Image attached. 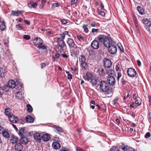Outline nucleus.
Returning a JSON list of instances; mask_svg holds the SVG:
<instances>
[{"label":"nucleus","instance_id":"f257e3e1","mask_svg":"<svg viewBox=\"0 0 151 151\" xmlns=\"http://www.w3.org/2000/svg\"><path fill=\"white\" fill-rule=\"evenodd\" d=\"M61 39L60 37L57 38V45L56 46V49H57L58 51L60 53L64 52V48H66V46L65 42L64 41L65 37V35L63 32L60 34Z\"/></svg>","mask_w":151,"mask_h":151},{"label":"nucleus","instance_id":"f03ea898","mask_svg":"<svg viewBox=\"0 0 151 151\" xmlns=\"http://www.w3.org/2000/svg\"><path fill=\"white\" fill-rule=\"evenodd\" d=\"M99 88L103 92L109 93L112 92L111 88L109 86L107 82L104 81H101L99 84Z\"/></svg>","mask_w":151,"mask_h":151},{"label":"nucleus","instance_id":"7ed1b4c3","mask_svg":"<svg viewBox=\"0 0 151 151\" xmlns=\"http://www.w3.org/2000/svg\"><path fill=\"white\" fill-rule=\"evenodd\" d=\"M113 44H115V42L110 37L107 36L105 37L104 42V45L105 47H107Z\"/></svg>","mask_w":151,"mask_h":151},{"label":"nucleus","instance_id":"20e7f679","mask_svg":"<svg viewBox=\"0 0 151 151\" xmlns=\"http://www.w3.org/2000/svg\"><path fill=\"white\" fill-rule=\"evenodd\" d=\"M66 42L70 48H74L75 45V43L74 40L70 38H67Z\"/></svg>","mask_w":151,"mask_h":151},{"label":"nucleus","instance_id":"39448f33","mask_svg":"<svg viewBox=\"0 0 151 151\" xmlns=\"http://www.w3.org/2000/svg\"><path fill=\"white\" fill-rule=\"evenodd\" d=\"M114 44H113L108 47L109 48V52L111 54L113 55L116 54L117 51V47L116 46L114 45Z\"/></svg>","mask_w":151,"mask_h":151},{"label":"nucleus","instance_id":"423d86ee","mask_svg":"<svg viewBox=\"0 0 151 151\" xmlns=\"http://www.w3.org/2000/svg\"><path fill=\"white\" fill-rule=\"evenodd\" d=\"M104 65L105 68H110L112 65V62L110 59L105 58L103 60Z\"/></svg>","mask_w":151,"mask_h":151},{"label":"nucleus","instance_id":"0eeeda50","mask_svg":"<svg viewBox=\"0 0 151 151\" xmlns=\"http://www.w3.org/2000/svg\"><path fill=\"white\" fill-rule=\"evenodd\" d=\"M129 76L130 77H134L137 74V72L135 70L132 68H129L127 71Z\"/></svg>","mask_w":151,"mask_h":151},{"label":"nucleus","instance_id":"6e6552de","mask_svg":"<svg viewBox=\"0 0 151 151\" xmlns=\"http://www.w3.org/2000/svg\"><path fill=\"white\" fill-rule=\"evenodd\" d=\"M33 42L34 45L36 46H37L38 45H39L42 44L43 41L40 37H35L33 40Z\"/></svg>","mask_w":151,"mask_h":151},{"label":"nucleus","instance_id":"1a4fd4ad","mask_svg":"<svg viewBox=\"0 0 151 151\" xmlns=\"http://www.w3.org/2000/svg\"><path fill=\"white\" fill-rule=\"evenodd\" d=\"M107 80L108 83L110 85L113 86L115 85L116 81L114 78L113 76H109Z\"/></svg>","mask_w":151,"mask_h":151},{"label":"nucleus","instance_id":"9d476101","mask_svg":"<svg viewBox=\"0 0 151 151\" xmlns=\"http://www.w3.org/2000/svg\"><path fill=\"white\" fill-rule=\"evenodd\" d=\"M91 47L94 49H98L99 47V44L98 41L93 40L91 44Z\"/></svg>","mask_w":151,"mask_h":151},{"label":"nucleus","instance_id":"9b49d317","mask_svg":"<svg viewBox=\"0 0 151 151\" xmlns=\"http://www.w3.org/2000/svg\"><path fill=\"white\" fill-rule=\"evenodd\" d=\"M34 139L36 142H41L42 136L40 133H36L33 135Z\"/></svg>","mask_w":151,"mask_h":151},{"label":"nucleus","instance_id":"f8f14e48","mask_svg":"<svg viewBox=\"0 0 151 151\" xmlns=\"http://www.w3.org/2000/svg\"><path fill=\"white\" fill-rule=\"evenodd\" d=\"M38 3L37 1L34 2L31 1L30 3L27 4L28 6L30 8H33L35 9Z\"/></svg>","mask_w":151,"mask_h":151},{"label":"nucleus","instance_id":"ddd939ff","mask_svg":"<svg viewBox=\"0 0 151 151\" xmlns=\"http://www.w3.org/2000/svg\"><path fill=\"white\" fill-rule=\"evenodd\" d=\"M9 120L11 122L16 123L18 121V118L12 114L8 117Z\"/></svg>","mask_w":151,"mask_h":151},{"label":"nucleus","instance_id":"4468645a","mask_svg":"<svg viewBox=\"0 0 151 151\" xmlns=\"http://www.w3.org/2000/svg\"><path fill=\"white\" fill-rule=\"evenodd\" d=\"M97 73L100 76H103L105 74V73L102 67H100L98 68L97 70Z\"/></svg>","mask_w":151,"mask_h":151},{"label":"nucleus","instance_id":"2eb2a0df","mask_svg":"<svg viewBox=\"0 0 151 151\" xmlns=\"http://www.w3.org/2000/svg\"><path fill=\"white\" fill-rule=\"evenodd\" d=\"M9 88H13L16 86L15 81L13 80L9 81L7 84Z\"/></svg>","mask_w":151,"mask_h":151},{"label":"nucleus","instance_id":"dca6fc26","mask_svg":"<svg viewBox=\"0 0 151 151\" xmlns=\"http://www.w3.org/2000/svg\"><path fill=\"white\" fill-rule=\"evenodd\" d=\"M14 148L17 151H21L23 149V146L21 143H17L15 145Z\"/></svg>","mask_w":151,"mask_h":151},{"label":"nucleus","instance_id":"f3484780","mask_svg":"<svg viewBox=\"0 0 151 151\" xmlns=\"http://www.w3.org/2000/svg\"><path fill=\"white\" fill-rule=\"evenodd\" d=\"M24 12V11L20 10L12 11L11 15L14 16H19V14H22Z\"/></svg>","mask_w":151,"mask_h":151},{"label":"nucleus","instance_id":"a211bd4d","mask_svg":"<svg viewBox=\"0 0 151 151\" xmlns=\"http://www.w3.org/2000/svg\"><path fill=\"white\" fill-rule=\"evenodd\" d=\"M52 147L53 148L57 150L60 148V145L59 143L57 142H54L52 143Z\"/></svg>","mask_w":151,"mask_h":151},{"label":"nucleus","instance_id":"6ab92c4d","mask_svg":"<svg viewBox=\"0 0 151 151\" xmlns=\"http://www.w3.org/2000/svg\"><path fill=\"white\" fill-rule=\"evenodd\" d=\"M25 119L27 122L29 123H32L34 121V118L32 116L29 115L25 117Z\"/></svg>","mask_w":151,"mask_h":151},{"label":"nucleus","instance_id":"aec40b11","mask_svg":"<svg viewBox=\"0 0 151 151\" xmlns=\"http://www.w3.org/2000/svg\"><path fill=\"white\" fill-rule=\"evenodd\" d=\"M24 94L20 91L16 92L15 93L16 98L21 99L23 97Z\"/></svg>","mask_w":151,"mask_h":151},{"label":"nucleus","instance_id":"412c9836","mask_svg":"<svg viewBox=\"0 0 151 151\" xmlns=\"http://www.w3.org/2000/svg\"><path fill=\"white\" fill-rule=\"evenodd\" d=\"M120 147L123 151H129L131 148L127 145L124 144H122L120 146Z\"/></svg>","mask_w":151,"mask_h":151},{"label":"nucleus","instance_id":"4be33fe9","mask_svg":"<svg viewBox=\"0 0 151 151\" xmlns=\"http://www.w3.org/2000/svg\"><path fill=\"white\" fill-rule=\"evenodd\" d=\"M39 45H38L37 46V47L39 49H41L43 50H46V46L45 45V44H43V42H42V44H41ZM47 51L46 50L45 51V53H47Z\"/></svg>","mask_w":151,"mask_h":151},{"label":"nucleus","instance_id":"5701e85b","mask_svg":"<svg viewBox=\"0 0 151 151\" xmlns=\"http://www.w3.org/2000/svg\"><path fill=\"white\" fill-rule=\"evenodd\" d=\"M42 140L44 141H47L50 138V136L47 134H43L41 137Z\"/></svg>","mask_w":151,"mask_h":151},{"label":"nucleus","instance_id":"b1692460","mask_svg":"<svg viewBox=\"0 0 151 151\" xmlns=\"http://www.w3.org/2000/svg\"><path fill=\"white\" fill-rule=\"evenodd\" d=\"M18 141V138L14 135H13L11 137V139L10 140V142L11 143L14 144L16 143Z\"/></svg>","mask_w":151,"mask_h":151},{"label":"nucleus","instance_id":"393cba45","mask_svg":"<svg viewBox=\"0 0 151 151\" xmlns=\"http://www.w3.org/2000/svg\"><path fill=\"white\" fill-rule=\"evenodd\" d=\"M20 141L22 143L26 144L28 142V140L27 138L24 136V135L21 136Z\"/></svg>","mask_w":151,"mask_h":151},{"label":"nucleus","instance_id":"a878e982","mask_svg":"<svg viewBox=\"0 0 151 151\" xmlns=\"http://www.w3.org/2000/svg\"><path fill=\"white\" fill-rule=\"evenodd\" d=\"M142 22L147 26L150 27L151 25V22L147 19L144 18L143 19Z\"/></svg>","mask_w":151,"mask_h":151},{"label":"nucleus","instance_id":"bb28decb","mask_svg":"<svg viewBox=\"0 0 151 151\" xmlns=\"http://www.w3.org/2000/svg\"><path fill=\"white\" fill-rule=\"evenodd\" d=\"M137 10L139 13L141 15H143L145 14L144 9L141 6H138L137 7Z\"/></svg>","mask_w":151,"mask_h":151},{"label":"nucleus","instance_id":"cd10ccee","mask_svg":"<svg viewBox=\"0 0 151 151\" xmlns=\"http://www.w3.org/2000/svg\"><path fill=\"white\" fill-rule=\"evenodd\" d=\"M2 135L6 138H7L9 137V134L8 132L5 130H3L1 132Z\"/></svg>","mask_w":151,"mask_h":151},{"label":"nucleus","instance_id":"c85d7f7f","mask_svg":"<svg viewBox=\"0 0 151 151\" xmlns=\"http://www.w3.org/2000/svg\"><path fill=\"white\" fill-rule=\"evenodd\" d=\"M79 60L81 63L86 61V58L83 54H81L79 57Z\"/></svg>","mask_w":151,"mask_h":151},{"label":"nucleus","instance_id":"c756f323","mask_svg":"<svg viewBox=\"0 0 151 151\" xmlns=\"http://www.w3.org/2000/svg\"><path fill=\"white\" fill-rule=\"evenodd\" d=\"M10 111V109L9 108H7L5 109V113L6 116L9 117L12 114Z\"/></svg>","mask_w":151,"mask_h":151},{"label":"nucleus","instance_id":"7c9ffc66","mask_svg":"<svg viewBox=\"0 0 151 151\" xmlns=\"http://www.w3.org/2000/svg\"><path fill=\"white\" fill-rule=\"evenodd\" d=\"M107 74L109 76L114 75V70L112 69H107L106 70Z\"/></svg>","mask_w":151,"mask_h":151},{"label":"nucleus","instance_id":"2f4dec72","mask_svg":"<svg viewBox=\"0 0 151 151\" xmlns=\"http://www.w3.org/2000/svg\"><path fill=\"white\" fill-rule=\"evenodd\" d=\"M90 80V83L92 84L93 86H94L97 83V79L96 78H93Z\"/></svg>","mask_w":151,"mask_h":151},{"label":"nucleus","instance_id":"473e14b6","mask_svg":"<svg viewBox=\"0 0 151 151\" xmlns=\"http://www.w3.org/2000/svg\"><path fill=\"white\" fill-rule=\"evenodd\" d=\"M6 26L5 23L3 21L0 22V29L2 31L5 29Z\"/></svg>","mask_w":151,"mask_h":151},{"label":"nucleus","instance_id":"72a5a7b5","mask_svg":"<svg viewBox=\"0 0 151 151\" xmlns=\"http://www.w3.org/2000/svg\"><path fill=\"white\" fill-rule=\"evenodd\" d=\"M15 87L16 89L17 90H22L23 89V86L20 83H18L16 85Z\"/></svg>","mask_w":151,"mask_h":151},{"label":"nucleus","instance_id":"f704fd0d","mask_svg":"<svg viewBox=\"0 0 151 151\" xmlns=\"http://www.w3.org/2000/svg\"><path fill=\"white\" fill-rule=\"evenodd\" d=\"M86 79L88 81H89V80H91L93 78L92 74L90 73H87L86 74Z\"/></svg>","mask_w":151,"mask_h":151},{"label":"nucleus","instance_id":"c9c22d12","mask_svg":"<svg viewBox=\"0 0 151 151\" xmlns=\"http://www.w3.org/2000/svg\"><path fill=\"white\" fill-rule=\"evenodd\" d=\"M97 38L99 42H103L104 43V42L105 38L102 35H99L98 36Z\"/></svg>","mask_w":151,"mask_h":151},{"label":"nucleus","instance_id":"e433bc0d","mask_svg":"<svg viewBox=\"0 0 151 151\" xmlns=\"http://www.w3.org/2000/svg\"><path fill=\"white\" fill-rule=\"evenodd\" d=\"M55 129L59 132H63V129L59 126H54Z\"/></svg>","mask_w":151,"mask_h":151},{"label":"nucleus","instance_id":"4c0bfd02","mask_svg":"<svg viewBox=\"0 0 151 151\" xmlns=\"http://www.w3.org/2000/svg\"><path fill=\"white\" fill-rule=\"evenodd\" d=\"M2 91L7 92L9 91V87L7 85H4V86H2Z\"/></svg>","mask_w":151,"mask_h":151},{"label":"nucleus","instance_id":"58836bf2","mask_svg":"<svg viewBox=\"0 0 151 151\" xmlns=\"http://www.w3.org/2000/svg\"><path fill=\"white\" fill-rule=\"evenodd\" d=\"M27 110L28 112L29 113L32 112L33 111V108L32 106L29 104H27Z\"/></svg>","mask_w":151,"mask_h":151},{"label":"nucleus","instance_id":"ea45409f","mask_svg":"<svg viewBox=\"0 0 151 151\" xmlns=\"http://www.w3.org/2000/svg\"><path fill=\"white\" fill-rule=\"evenodd\" d=\"M81 64L83 69L86 70L88 68V65L86 62L81 63Z\"/></svg>","mask_w":151,"mask_h":151},{"label":"nucleus","instance_id":"a19ab883","mask_svg":"<svg viewBox=\"0 0 151 151\" xmlns=\"http://www.w3.org/2000/svg\"><path fill=\"white\" fill-rule=\"evenodd\" d=\"M5 73L4 72L2 68H0V77H3L5 76Z\"/></svg>","mask_w":151,"mask_h":151},{"label":"nucleus","instance_id":"79ce46f5","mask_svg":"<svg viewBox=\"0 0 151 151\" xmlns=\"http://www.w3.org/2000/svg\"><path fill=\"white\" fill-rule=\"evenodd\" d=\"M87 25L83 24V28L84 30V31L85 32L87 33L88 32V30L87 27Z\"/></svg>","mask_w":151,"mask_h":151},{"label":"nucleus","instance_id":"37998d69","mask_svg":"<svg viewBox=\"0 0 151 151\" xmlns=\"http://www.w3.org/2000/svg\"><path fill=\"white\" fill-rule=\"evenodd\" d=\"M119 99V98L118 97H115L114 99L112 101V104L114 105H115L118 101Z\"/></svg>","mask_w":151,"mask_h":151},{"label":"nucleus","instance_id":"c03bdc74","mask_svg":"<svg viewBox=\"0 0 151 151\" xmlns=\"http://www.w3.org/2000/svg\"><path fill=\"white\" fill-rule=\"evenodd\" d=\"M24 130L23 129L21 128L20 129V131L18 132L19 135L20 136H23V134H22V133H24Z\"/></svg>","mask_w":151,"mask_h":151},{"label":"nucleus","instance_id":"a18cd8bd","mask_svg":"<svg viewBox=\"0 0 151 151\" xmlns=\"http://www.w3.org/2000/svg\"><path fill=\"white\" fill-rule=\"evenodd\" d=\"M66 73L67 74L68 79L70 80L72 79V75L69 73V72L66 71Z\"/></svg>","mask_w":151,"mask_h":151},{"label":"nucleus","instance_id":"49530a36","mask_svg":"<svg viewBox=\"0 0 151 151\" xmlns=\"http://www.w3.org/2000/svg\"><path fill=\"white\" fill-rule=\"evenodd\" d=\"M45 1L44 0H42L41 1V4L40 6V9H43L44 7L45 4Z\"/></svg>","mask_w":151,"mask_h":151},{"label":"nucleus","instance_id":"de8ad7c7","mask_svg":"<svg viewBox=\"0 0 151 151\" xmlns=\"http://www.w3.org/2000/svg\"><path fill=\"white\" fill-rule=\"evenodd\" d=\"M77 37L78 39L80 41H83V37L81 35H77Z\"/></svg>","mask_w":151,"mask_h":151},{"label":"nucleus","instance_id":"09e8293b","mask_svg":"<svg viewBox=\"0 0 151 151\" xmlns=\"http://www.w3.org/2000/svg\"><path fill=\"white\" fill-rule=\"evenodd\" d=\"M23 38L25 40H28L30 39V37L29 35H24L23 36Z\"/></svg>","mask_w":151,"mask_h":151},{"label":"nucleus","instance_id":"8fccbe9b","mask_svg":"<svg viewBox=\"0 0 151 151\" xmlns=\"http://www.w3.org/2000/svg\"><path fill=\"white\" fill-rule=\"evenodd\" d=\"M16 27L19 29H23V27L20 24L17 25H16Z\"/></svg>","mask_w":151,"mask_h":151},{"label":"nucleus","instance_id":"3c124183","mask_svg":"<svg viewBox=\"0 0 151 151\" xmlns=\"http://www.w3.org/2000/svg\"><path fill=\"white\" fill-rule=\"evenodd\" d=\"M111 150L113 151H116L117 150H118V148L116 146H113L111 148Z\"/></svg>","mask_w":151,"mask_h":151},{"label":"nucleus","instance_id":"603ef678","mask_svg":"<svg viewBox=\"0 0 151 151\" xmlns=\"http://www.w3.org/2000/svg\"><path fill=\"white\" fill-rule=\"evenodd\" d=\"M151 136L150 134V132H148L146 133L145 136V137L146 138H148L150 137Z\"/></svg>","mask_w":151,"mask_h":151},{"label":"nucleus","instance_id":"864d4df0","mask_svg":"<svg viewBox=\"0 0 151 151\" xmlns=\"http://www.w3.org/2000/svg\"><path fill=\"white\" fill-rule=\"evenodd\" d=\"M122 75L120 72H118L117 73V80L119 81L120 78L122 76Z\"/></svg>","mask_w":151,"mask_h":151},{"label":"nucleus","instance_id":"5fc2aeb1","mask_svg":"<svg viewBox=\"0 0 151 151\" xmlns=\"http://www.w3.org/2000/svg\"><path fill=\"white\" fill-rule=\"evenodd\" d=\"M61 53H63L61 55L64 58H67L68 57V55L65 53V48H64V52H62Z\"/></svg>","mask_w":151,"mask_h":151},{"label":"nucleus","instance_id":"6e6d98bb","mask_svg":"<svg viewBox=\"0 0 151 151\" xmlns=\"http://www.w3.org/2000/svg\"><path fill=\"white\" fill-rule=\"evenodd\" d=\"M98 12L99 13V14L101 15L102 16H104L105 15V12L103 11H101L100 12L99 10L98 11Z\"/></svg>","mask_w":151,"mask_h":151},{"label":"nucleus","instance_id":"4d7b16f0","mask_svg":"<svg viewBox=\"0 0 151 151\" xmlns=\"http://www.w3.org/2000/svg\"><path fill=\"white\" fill-rule=\"evenodd\" d=\"M70 69L71 70L73 71L75 73H76V72L77 69L76 67H71Z\"/></svg>","mask_w":151,"mask_h":151},{"label":"nucleus","instance_id":"13d9d810","mask_svg":"<svg viewBox=\"0 0 151 151\" xmlns=\"http://www.w3.org/2000/svg\"><path fill=\"white\" fill-rule=\"evenodd\" d=\"M4 93V92L2 91L1 87L0 86V97Z\"/></svg>","mask_w":151,"mask_h":151},{"label":"nucleus","instance_id":"bf43d9fd","mask_svg":"<svg viewBox=\"0 0 151 151\" xmlns=\"http://www.w3.org/2000/svg\"><path fill=\"white\" fill-rule=\"evenodd\" d=\"M98 30L99 29H98L93 28L92 29L91 32H97Z\"/></svg>","mask_w":151,"mask_h":151},{"label":"nucleus","instance_id":"052dcab7","mask_svg":"<svg viewBox=\"0 0 151 151\" xmlns=\"http://www.w3.org/2000/svg\"><path fill=\"white\" fill-rule=\"evenodd\" d=\"M24 22L27 25H29L30 24V22L28 20H24Z\"/></svg>","mask_w":151,"mask_h":151},{"label":"nucleus","instance_id":"680f3d73","mask_svg":"<svg viewBox=\"0 0 151 151\" xmlns=\"http://www.w3.org/2000/svg\"><path fill=\"white\" fill-rule=\"evenodd\" d=\"M61 22H62V23L63 24H66L67 23V21L65 20H61Z\"/></svg>","mask_w":151,"mask_h":151},{"label":"nucleus","instance_id":"e2e57ef3","mask_svg":"<svg viewBox=\"0 0 151 151\" xmlns=\"http://www.w3.org/2000/svg\"><path fill=\"white\" fill-rule=\"evenodd\" d=\"M96 24V22H93L91 24V25L92 27H94Z\"/></svg>","mask_w":151,"mask_h":151},{"label":"nucleus","instance_id":"0e129e2a","mask_svg":"<svg viewBox=\"0 0 151 151\" xmlns=\"http://www.w3.org/2000/svg\"><path fill=\"white\" fill-rule=\"evenodd\" d=\"M41 67L42 68H43L45 66V64L44 63H42L40 64Z\"/></svg>","mask_w":151,"mask_h":151},{"label":"nucleus","instance_id":"69168bd1","mask_svg":"<svg viewBox=\"0 0 151 151\" xmlns=\"http://www.w3.org/2000/svg\"><path fill=\"white\" fill-rule=\"evenodd\" d=\"M76 151H83V149L79 148V147H77L76 149Z\"/></svg>","mask_w":151,"mask_h":151},{"label":"nucleus","instance_id":"338daca9","mask_svg":"<svg viewBox=\"0 0 151 151\" xmlns=\"http://www.w3.org/2000/svg\"><path fill=\"white\" fill-rule=\"evenodd\" d=\"M135 103L137 105V106H139L140 105V103H139L138 100H137L136 101Z\"/></svg>","mask_w":151,"mask_h":151},{"label":"nucleus","instance_id":"774afa93","mask_svg":"<svg viewBox=\"0 0 151 151\" xmlns=\"http://www.w3.org/2000/svg\"><path fill=\"white\" fill-rule=\"evenodd\" d=\"M137 64L139 66H140L141 65V63L139 60H137Z\"/></svg>","mask_w":151,"mask_h":151}]
</instances>
